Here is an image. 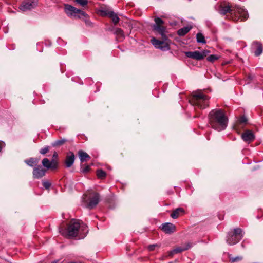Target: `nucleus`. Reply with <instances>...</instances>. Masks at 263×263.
<instances>
[{"mask_svg": "<svg viewBox=\"0 0 263 263\" xmlns=\"http://www.w3.org/2000/svg\"><path fill=\"white\" fill-rule=\"evenodd\" d=\"M209 121L211 126L217 131L225 129L228 119L222 109H213L209 114Z\"/></svg>", "mask_w": 263, "mask_h": 263, "instance_id": "f257e3e1", "label": "nucleus"}, {"mask_svg": "<svg viewBox=\"0 0 263 263\" xmlns=\"http://www.w3.org/2000/svg\"><path fill=\"white\" fill-rule=\"evenodd\" d=\"M87 227L83 222L80 223V220L72 219L69 223L66 230L65 231L60 229V233L69 237H75L80 235V237L83 238L88 233Z\"/></svg>", "mask_w": 263, "mask_h": 263, "instance_id": "f03ea898", "label": "nucleus"}, {"mask_svg": "<svg viewBox=\"0 0 263 263\" xmlns=\"http://www.w3.org/2000/svg\"><path fill=\"white\" fill-rule=\"evenodd\" d=\"M219 12L222 15H225L229 12L232 19L235 21L241 19V21L246 20L248 17V13L243 8L238 6L231 7L229 5L221 7Z\"/></svg>", "mask_w": 263, "mask_h": 263, "instance_id": "7ed1b4c3", "label": "nucleus"}, {"mask_svg": "<svg viewBox=\"0 0 263 263\" xmlns=\"http://www.w3.org/2000/svg\"><path fill=\"white\" fill-rule=\"evenodd\" d=\"M210 97L204 94L202 91H198L193 92L192 98L190 99L191 104L200 109H204L209 106Z\"/></svg>", "mask_w": 263, "mask_h": 263, "instance_id": "20e7f679", "label": "nucleus"}, {"mask_svg": "<svg viewBox=\"0 0 263 263\" xmlns=\"http://www.w3.org/2000/svg\"><path fill=\"white\" fill-rule=\"evenodd\" d=\"M64 6L65 13L70 17L82 18L87 16L85 12L70 5L64 4Z\"/></svg>", "mask_w": 263, "mask_h": 263, "instance_id": "39448f33", "label": "nucleus"}, {"mask_svg": "<svg viewBox=\"0 0 263 263\" xmlns=\"http://www.w3.org/2000/svg\"><path fill=\"white\" fill-rule=\"evenodd\" d=\"M243 237L242 230L240 228L234 229V232H230L227 236V242L229 245L238 243Z\"/></svg>", "mask_w": 263, "mask_h": 263, "instance_id": "423d86ee", "label": "nucleus"}, {"mask_svg": "<svg viewBox=\"0 0 263 263\" xmlns=\"http://www.w3.org/2000/svg\"><path fill=\"white\" fill-rule=\"evenodd\" d=\"M83 200L86 204V206L89 209H92L99 203V195L97 193L92 192L88 196L84 195Z\"/></svg>", "mask_w": 263, "mask_h": 263, "instance_id": "0eeeda50", "label": "nucleus"}, {"mask_svg": "<svg viewBox=\"0 0 263 263\" xmlns=\"http://www.w3.org/2000/svg\"><path fill=\"white\" fill-rule=\"evenodd\" d=\"M162 39H163V41H160L153 37L151 40V42L155 48L160 49L162 51H167L170 49L168 39L167 37Z\"/></svg>", "mask_w": 263, "mask_h": 263, "instance_id": "6e6552de", "label": "nucleus"}, {"mask_svg": "<svg viewBox=\"0 0 263 263\" xmlns=\"http://www.w3.org/2000/svg\"><path fill=\"white\" fill-rule=\"evenodd\" d=\"M209 52V51L204 50L201 52L199 51H187L185 52V54L188 58L197 60H201L203 59Z\"/></svg>", "mask_w": 263, "mask_h": 263, "instance_id": "1a4fd4ad", "label": "nucleus"}, {"mask_svg": "<svg viewBox=\"0 0 263 263\" xmlns=\"http://www.w3.org/2000/svg\"><path fill=\"white\" fill-rule=\"evenodd\" d=\"M155 24L153 26L154 29L157 31L162 38H166V35L165 34V27L162 25L164 23L163 21L161 18L157 17L155 19Z\"/></svg>", "mask_w": 263, "mask_h": 263, "instance_id": "9d476101", "label": "nucleus"}, {"mask_svg": "<svg viewBox=\"0 0 263 263\" xmlns=\"http://www.w3.org/2000/svg\"><path fill=\"white\" fill-rule=\"evenodd\" d=\"M42 165L47 170H55L58 168V162L55 159H52L50 161L47 158H44L42 161Z\"/></svg>", "mask_w": 263, "mask_h": 263, "instance_id": "9b49d317", "label": "nucleus"}, {"mask_svg": "<svg viewBox=\"0 0 263 263\" xmlns=\"http://www.w3.org/2000/svg\"><path fill=\"white\" fill-rule=\"evenodd\" d=\"M75 160V155L74 153L69 151L66 153L64 164L66 167H70L74 163Z\"/></svg>", "mask_w": 263, "mask_h": 263, "instance_id": "f8f14e48", "label": "nucleus"}, {"mask_svg": "<svg viewBox=\"0 0 263 263\" xmlns=\"http://www.w3.org/2000/svg\"><path fill=\"white\" fill-rule=\"evenodd\" d=\"M191 247H192V244L190 242H187L185 245V246H181V247H177L175 248V249H173L172 250L170 251L169 252L168 255L170 256H172L174 254H178L182 251L188 250Z\"/></svg>", "mask_w": 263, "mask_h": 263, "instance_id": "ddd939ff", "label": "nucleus"}, {"mask_svg": "<svg viewBox=\"0 0 263 263\" xmlns=\"http://www.w3.org/2000/svg\"><path fill=\"white\" fill-rule=\"evenodd\" d=\"M101 12L104 15H108L112 20V22L116 25L119 21V18L118 15L112 11L108 10H102Z\"/></svg>", "mask_w": 263, "mask_h": 263, "instance_id": "4468645a", "label": "nucleus"}, {"mask_svg": "<svg viewBox=\"0 0 263 263\" xmlns=\"http://www.w3.org/2000/svg\"><path fill=\"white\" fill-rule=\"evenodd\" d=\"M32 7L33 0H25L22 3L19 9L22 11L25 12L31 10Z\"/></svg>", "mask_w": 263, "mask_h": 263, "instance_id": "2eb2a0df", "label": "nucleus"}, {"mask_svg": "<svg viewBox=\"0 0 263 263\" xmlns=\"http://www.w3.org/2000/svg\"><path fill=\"white\" fill-rule=\"evenodd\" d=\"M161 229L165 233L171 234L175 231L176 227L173 223H165L161 225Z\"/></svg>", "mask_w": 263, "mask_h": 263, "instance_id": "dca6fc26", "label": "nucleus"}, {"mask_svg": "<svg viewBox=\"0 0 263 263\" xmlns=\"http://www.w3.org/2000/svg\"><path fill=\"white\" fill-rule=\"evenodd\" d=\"M243 140L247 142H250L254 140L255 139V136L253 133L250 130L245 131L241 136Z\"/></svg>", "mask_w": 263, "mask_h": 263, "instance_id": "f3484780", "label": "nucleus"}, {"mask_svg": "<svg viewBox=\"0 0 263 263\" xmlns=\"http://www.w3.org/2000/svg\"><path fill=\"white\" fill-rule=\"evenodd\" d=\"M46 172V170L42 166H37L34 169V177L40 178L43 177Z\"/></svg>", "mask_w": 263, "mask_h": 263, "instance_id": "a211bd4d", "label": "nucleus"}, {"mask_svg": "<svg viewBox=\"0 0 263 263\" xmlns=\"http://www.w3.org/2000/svg\"><path fill=\"white\" fill-rule=\"evenodd\" d=\"M192 28L191 26H187L184 27L180 29H179L177 31V33L179 36H184L187 33H188Z\"/></svg>", "mask_w": 263, "mask_h": 263, "instance_id": "6ab92c4d", "label": "nucleus"}, {"mask_svg": "<svg viewBox=\"0 0 263 263\" xmlns=\"http://www.w3.org/2000/svg\"><path fill=\"white\" fill-rule=\"evenodd\" d=\"M184 210L181 208H178L174 210L171 214V217L173 219H176L179 217L180 214L184 213Z\"/></svg>", "mask_w": 263, "mask_h": 263, "instance_id": "aec40b11", "label": "nucleus"}, {"mask_svg": "<svg viewBox=\"0 0 263 263\" xmlns=\"http://www.w3.org/2000/svg\"><path fill=\"white\" fill-rule=\"evenodd\" d=\"M79 155L81 162H84L87 159L90 158L88 154L82 151H80L79 152Z\"/></svg>", "mask_w": 263, "mask_h": 263, "instance_id": "412c9836", "label": "nucleus"}, {"mask_svg": "<svg viewBox=\"0 0 263 263\" xmlns=\"http://www.w3.org/2000/svg\"><path fill=\"white\" fill-rule=\"evenodd\" d=\"M66 140L65 139H60L59 140L55 141L54 142L52 143V146L53 147H56L62 145L64 144L66 142Z\"/></svg>", "mask_w": 263, "mask_h": 263, "instance_id": "4be33fe9", "label": "nucleus"}, {"mask_svg": "<svg viewBox=\"0 0 263 263\" xmlns=\"http://www.w3.org/2000/svg\"><path fill=\"white\" fill-rule=\"evenodd\" d=\"M197 41L198 43L205 44L206 43V41L205 40L204 36L201 33H198L196 35Z\"/></svg>", "mask_w": 263, "mask_h": 263, "instance_id": "5701e85b", "label": "nucleus"}, {"mask_svg": "<svg viewBox=\"0 0 263 263\" xmlns=\"http://www.w3.org/2000/svg\"><path fill=\"white\" fill-rule=\"evenodd\" d=\"M97 176L98 178L102 179L106 176V173L102 170H98L97 171Z\"/></svg>", "mask_w": 263, "mask_h": 263, "instance_id": "b1692460", "label": "nucleus"}, {"mask_svg": "<svg viewBox=\"0 0 263 263\" xmlns=\"http://www.w3.org/2000/svg\"><path fill=\"white\" fill-rule=\"evenodd\" d=\"M115 33L119 37H124V34L123 31L120 28H116L115 30Z\"/></svg>", "mask_w": 263, "mask_h": 263, "instance_id": "393cba45", "label": "nucleus"}, {"mask_svg": "<svg viewBox=\"0 0 263 263\" xmlns=\"http://www.w3.org/2000/svg\"><path fill=\"white\" fill-rule=\"evenodd\" d=\"M262 49L261 46L260 45H259L257 47V48L254 52L255 55H256L257 57L259 56L262 53Z\"/></svg>", "mask_w": 263, "mask_h": 263, "instance_id": "a878e982", "label": "nucleus"}, {"mask_svg": "<svg viewBox=\"0 0 263 263\" xmlns=\"http://www.w3.org/2000/svg\"><path fill=\"white\" fill-rule=\"evenodd\" d=\"M218 59V57L216 55H210L207 58V60L209 62H213L217 60Z\"/></svg>", "mask_w": 263, "mask_h": 263, "instance_id": "bb28decb", "label": "nucleus"}, {"mask_svg": "<svg viewBox=\"0 0 263 263\" xmlns=\"http://www.w3.org/2000/svg\"><path fill=\"white\" fill-rule=\"evenodd\" d=\"M76 2L82 6H85L87 5V0H75Z\"/></svg>", "mask_w": 263, "mask_h": 263, "instance_id": "cd10ccee", "label": "nucleus"}, {"mask_svg": "<svg viewBox=\"0 0 263 263\" xmlns=\"http://www.w3.org/2000/svg\"><path fill=\"white\" fill-rule=\"evenodd\" d=\"M159 246L157 244L150 245L147 247V249L149 251H152L155 249L156 248H159Z\"/></svg>", "mask_w": 263, "mask_h": 263, "instance_id": "c85d7f7f", "label": "nucleus"}, {"mask_svg": "<svg viewBox=\"0 0 263 263\" xmlns=\"http://www.w3.org/2000/svg\"><path fill=\"white\" fill-rule=\"evenodd\" d=\"M43 185L46 189H48L51 186V183L48 181H43Z\"/></svg>", "mask_w": 263, "mask_h": 263, "instance_id": "c756f323", "label": "nucleus"}, {"mask_svg": "<svg viewBox=\"0 0 263 263\" xmlns=\"http://www.w3.org/2000/svg\"><path fill=\"white\" fill-rule=\"evenodd\" d=\"M49 151V147L46 146L43 148H41L40 151V153L42 155L46 154Z\"/></svg>", "mask_w": 263, "mask_h": 263, "instance_id": "7c9ffc66", "label": "nucleus"}, {"mask_svg": "<svg viewBox=\"0 0 263 263\" xmlns=\"http://www.w3.org/2000/svg\"><path fill=\"white\" fill-rule=\"evenodd\" d=\"M90 169V166L86 165L85 167H84L83 168H82L81 172L84 173H86L89 171Z\"/></svg>", "mask_w": 263, "mask_h": 263, "instance_id": "2f4dec72", "label": "nucleus"}, {"mask_svg": "<svg viewBox=\"0 0 263 263\" xmlns=\"http://www.w3.org/2000/svg\"><path fill=\"white\" fill-rule=\"evenodd\" d=\"M25 162L29 165V166H33V160H32V158H30L29 159V160H25Z\"/></svg>", "mask_w": 263, "mask_h": 263, "instance_id": "473e14b6", "label": "nucleus"}, {"mask_svg": "<svg viewBox=\"0 0 263 263\" xmlns=\"http://www.w3.org/2000/svg\"><path fill=\"white\" fill-rule=\"evenodd\" d=\"M242 259V257H236L235 258H230V260H231V261L232 262H235V261H239L240 260Z\"/></svg>", "mask_w": 263, "mask_h": 263, "instance_id": "72a5a7b5", "label": "nucleus"}, {"mask_svg": "<svg viewBox=\"0 0 263 263\" xmlns=\"http://www.w3.org/2000/svg\"><path fill=\"white\" fill-rule=\"evenodd\" d=\"M239 122L240 123H246V122H247V119L245 117H241L239 120Z\"/></svg>", "mask_w": 263, "mask_h": 263, "instance_id": "f704fd0d", "label": "nucleus"}, {"mask_svg": "<svg viewBox=\"0 0 263 263\" xmlns=\"http://www.w3.org/2000/svg\"><path fill=\"white\" fill-rule=\"evenodd\" d=\"M5 143L3 142L0 141V152L2 151L3 147L4 146Z\"/></svg>", "mask_w": 263, "mask_h": 263, "instance_id": "c9c22d12", "label": "nucleus"}, {"mask_svg": "<svg viewBox=\"0 0 263 263\" xmlns=\"http://www.w3.org/2000/svg\"><path fill=\"white\" fill-rule=\"evenodd\" d=\"M58 157V154L56 152H54V153L53 154V158L54 159H55V158H57Z\"/></svg>", "mask_w": 263, "mask_h": 263, "instance_id": "e433bc0d", "label": "nucleus"}, {"mask_svg": "<svg viewBox=\"0 0 263 263\" xmlns=\"http://www.w3.org/2000/svg\"><path fill=\"white\" fill-rule=\"evenodd\" d=\"M71 263H74V262H71Z\"/></svg>", "mask_w": 263, "mask_h": 263, "instance_id": "4c0bfd02", "label": "nucleus"}]
</instances>
